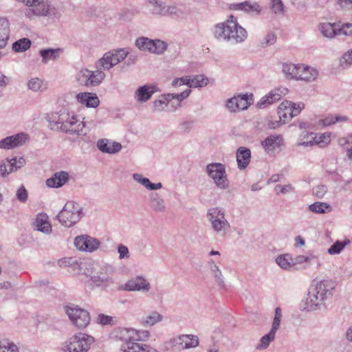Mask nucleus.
Masks as SVG:
<instances>
[{
    "mask_svg": "<svg viewBox=\"0 0 352 352\" xmlns=\"http://www.w3.org/2000/svg\"><path fill=\"white\" fill-rule=\"evenodd\" d=\"M150 333L146 330L119 328L115 331V338L121 342L120 352H158L148 344L140 343L149 338Z\"/></svg>",
    "mask_w": 352,
    "mask_h": 352,
    "instance_id": "1",
    "label": "nucleus"
},
{
    "mask_svg": "<svg viewBox=\"0 0 352 352\" xmlns=\"http://www.w3.org/2000/svg\"><path fill=\"white\" fill-rule=\"evenodd\" d=\"M212 34L217 40L233 44L243 43L248 37L246 30L238 23L236 18L232 15L226 21L216 24Z\"/></svg>",
    "mask_w": 352,
    "mask_h": 352,
    "instance_id": "2",
    "label": "nucleus"
},
{
    "mask_svg": "<svg viewBox=\"0 0 352 352\" xmlns=\"http://www.w3.org/2000/svg\"><path fill=\"white\" fill-rule=\"evenodd\" d=\"M336 283L330 279H324L311 285L305 300L307 309L315 311L324 305L326 300L333 295Z\"/></svg>",
    "mask_w": 352,
    "mask_h": 352,
    "instance_id": "3",
    "label": "nucleus"
},
{
    "mask_svg": "<svg viewBox=\"0 0 352 352\" xmlns=\"http://www.w3.org/2000/svg\"><path fill=\"white\" fill-rule=\"evenodd\" d=\"M52 129L60 130L69 134L85 135V124L80 120L74 112L61 111L52 116L50 121Z\"/></svg>",
    "mask_w": 352,
    "mask_h": 352,
    "instance_id": "4",
    "label": "nucleus"
},
{
    "mask_svg": "<svg viewBox=\"0 0 352 352\" xmlns=\"http://www.w3.org/2000/svg\"><path fill=\"white\" fill-rule=\"evenodd\" d=\"M206 218L210 223L213 232L218 236H224L228 232L230 225L226 218L223 208L214 207L208 210Z\"/></svg>",
    "mask_w": 352,
    "mask_h": 352,
    "instance_id": "5",
    "label": "nucleus"
},
{
    "mask_svg": "<svg viewBox=\"0 0 352 352\" xmlns=\"http://www.w3.org/2000/svg\"><path fill=\"white\" fill-rule=\"evenodd\" d=\"M82 214L81 206L73 201H69L57 214L56 218L63 226L70 228L80 220Z\"/></svg>",
    "mask_w": 352,
    "mask_h": 352,
    "instance_id": "6",
    "label": "nucleus"
},
{
    "mask_svg": "<svg viewBox=\"0 0 352 352\" xmlns=\"http://www.w3.org/2000/svg\"><path fill=\"white\" fill-rule=\"evenodd\" d=\"M94 338L85 333H76L62 344L64 352H87L94 342Z\"/></svg>",
    "mask_w": 352,
    "mask_h": 352,
    "instance_id": "7",
    "label": "nucleus"
},
{
    "mask_svg": "<svg viewBox=\"0 0 352 352\" xmlns=\"http://www.w3.org/2000/svg\"><path fill=\"white\" fill-rule=\"evenodd\" d=\"M129 54L128 48H119L107 52L96 63V67L100 70H109L124 60Z\"/></svg>",
    "mask_w": 352,
    "mask_h": 352,
    "instance_id": "8",
    "label": "nucleus"
},
{
    "mask_svg": "<svg viewBox=\"0 0 352 352\" xmlns=\"http://www.w3.org/2000/svg\"><path fill=\"white\" fill-rule=\"evenodd\" d=\"M105 77L104 72L100 69L91 71L87 68H82L76 74V80L80 86L91 87L98 86Z\"/></svg>",
    "mask_w": 352,
    "mask_h": 352,
    "instance_id": "9",
    "label": "nucleus"
},
{
    "mask_svg": "<svg viewBox=\"0 0 352 352\" xmlns=\"http://www.w3.org/2000/svg\"><path fill=\"white\" fill-rule=\"evenodd\" d=\"M206 171L218 188L221 190L228 188L230 183L224 164L210 163L206 166Z\"/></svg>",
    "mask_w": 352,
    "mask_h": 352,
    "instance_id": "10",
    "label": "nucleus"
},
{
    "mask_svg": "<svg viewBox=\"0 0 352 352\" xmlns=\"http://www.w3.org/2000/svg\"><path fill=\"white\" fill-rule=\"evenodd\" d=\"M65 312L73 324L78 329L85 328L90 322L89 312L78 306H67L65 307Z\"/></svg>",
    "mask_w": 352,
    "mask_h": 352,
    "instance_id": "11",
    "label": "nucleus"
},
{
    "mask_svg": "<svg viewBox=\"0 0 352 352\" xmlns=\"http://www.w3.org/2000/svg\"><path fill=\"white\" fill-rule=\"evenodd\" d=\"M304 108L303 102L294 103L285 100L279 104L277 113L282 123L285 124L293 117L298 116Z\"/></svg>",
    "mask_w": 352,
    "mask_h": 352,
    "instance_id": "12",
    "label": "nucleus"
},
{
    "mask_svg": "<svg viewBox=\"0 0 352 352\" xmlns=\"http://www.w3.org/2000/svg\"><path fill=\"white\" fill-rule=\"evenodd\" d=\"M135 44L140 50L148 51L156 54H163L167 48V44L165 42L159 39L152 40L144 36L138 38Z\"/></svg>",
    "mask_w": 352,
    "mask_h": 352,
    "instance_id": "13",
    "label": "nucleus"
},
{
    "mask_svg": "<svg viewBox=\"0 0 352 352\" xmlns=\"http://www.w3.org/2000/svg\"><path fill=\"white\" fill-rule=\"evenodd\" d=\"M25 14L28 16L32 14L45 16L51 19H58L60 16L54 7L47 4L43 0H39L34 6L28 9Z\"/></svg>",
    "mask_w": 352,
    "mask_h": 352,
    "instance_id": "14",
    "label": "nucleus"
},
{
    "mask_svg": "<svg viewBox=\"0 0 352 352\" xmlns=\"http://www.w3.org/2000/svg\"><path fill=\"white\" fill-rule=\"evenodd\" d=\"M170 343L173 348L181 351L198 346L199 341L197 336L183 334L172 339Z\"/></svg>",
    "mask_w": 352,
    "mask_h": 352,
    "instance_id": "15",
    "label": "nucleus"
},
{
    "mask_svg": "<svg viewBox=\"0 0 352 352\" xmlns=\"http://www.w3.org/2000/svg\"><path fill=\"white\" fill-rule=\"evenodd\" d=\"M100 241L88 235H80L75 238L74 245L80 251L92 252L100 246Z\"/></svg>",
    "mask_w": 352,
    "mask_h": 352,
    "instance_id": "16",
    "label": "nucleus"
},
{
    "mask_svg": "<svg viewBox=\"0 0 352 352\" xmlns=\"http://www.w3.org/2000/svg\"><path fill=\"white\" fill-rule=\"evenodd\" d=\"M28 140V135L19 133L0 140V149L10 150L22 146Z\"/></svg>",
    "mask_w": 352,
    "mask_h": 352,
    "instance_id": "17",
    "label": "nucleus"
},
{
    "mask_svg": "<svg viewBox=\"0 0 352 352\" xmlns=\"http://www.w3.org/2000/svg\"><path fill=\"white\" fill-rule=\"evenodd\" d=\"M123 289L129 292L141 291L142 292H148L151 289V285L144 277L138 276L129 280L124 284Z\"/></svg>",
    "mask_w": 352,
    "mask_h": 352,
    "instance_id": "18",
    "label": "nucleus"
},
{
    "mask_svg": "<svg viewBox=\"0 0 352 352\" xmlns=\"http://www.w3.org/2000/svg\"><path fill=\"white\" fill-rule=\"evenodd\" d=\"M287 93L288 89L285 87L273 89L257 102V107L259 108H265L267 105L278 101L282 96H285Z\"/></svg>",
    "mask_w": 352,
    "mask_h": 352,
    "instance_id": "19",
    "label": "nucleus"
},
{
    "mask_svg": "<svg viewBox=\"0 0 352 352\" xmlns=\"http://www.w3.org/2000/svg\"><path fill=\"white\" fill-rule=\"evenodd\" d=\"M96 146L101 152L108 154L117 153L122 149L120 143L113 142L107 139L98 140Z\"/></svg>",
    "mask_w": 352,
    "mask_h": 352,
    "instance_id": "20",
    "label": "nucleus"
},
{
    "mask_svg": "<svg viewBox=\"0 0 352 352\" xmlns=\"http://www.w3.org/2000/svg\"><path fill=\"white\" fill-rule=\"evenodd\" d=\"M157 90L154 85H145L140 87L135 92V100L140 103L147 102Z\"/></svg>",
    "mask_w": 352,
    "mask_h": 352,
    "instance_id": "21",
    "label": "nucleus"
},
{
    "mask_svg": "<svg viewBox=\"0 0 352 352\" xmlns=\"http://www.w3.org/2000/svg\"><path fill=\"white\" fill-rule=\"evenodd\" d=\"M283 144L281 135H270L261 142V146L266 152H270L280 148Z\"/></svg>",
    "mask_w": 352,
    "mask_h": 352,
    "instance_id": "22",
    "label": "nucleus"
},
{
    "mask_svg": "<svg viewBox=\"0 0 352 352\" xmlns=\"http://www.w3.org/2000/svg\"><path fill=\"white\" fill-rule=\"evenodd\" d=\"M148 203L151 208L156 212H164L166 210L165 200L158 192H153L149 194Z\"/></svg>",
    "mask_w": 352,
    "mask_h": 352,
    "instance_id": "23",
    "label": "nucleus"
},
{
    "mask_svg": "<svg viewBox=\"0 0 352 352\" xmlns=\"http://www.w3.org/2000/svg\"><path fill=\"white\" fill-rule=\"evenodd\" d=\"M90 278L92 283L97 287L107 286L110 281L109 276L106 270L100 266L98 270H95Z\"/></svg>",
    "mask_w": 352,
    "mask_h": 352,
    "instance_id": "24",
    "label": "nucleus"
},
{
    "mask_svg": "<svg viewBox=\"0 0 352 352\" xmlns=\"http://www.w3.org/2000/svg\"><path fill=\"white\" fill-rule=\"evenodd\" d=\"M236 157L238 168L240 170H243L248 167L250 162L251 151L246 147L241 146L236 151Z\"/></svg>",
    "mask_w": 352,
    "mask_h": 352,
    "instance_id": "25",
    "label": "nucleus"
},
{
    "mask_svg": "<svg viewBox=\"0 0 352 352\" xmlns=\"http://www.w3.org/2000/svg\"><path fill=\"white\" fill-rule=\"evenodd\" d=\"M69 179V174L65 171L56 173L52 177L46 180V185L50 188L63 186Z\"/></svg>",
    "mask_w": 352,
    "mask_h": 352,
    "instance_id": "26",
    "label": "nucleus"
},
{
    "mask_svg": "<svg viewBox=\"0 0 352 352\" xmlns=\"http://www.w3.org/2000/svg\"><path fill=\"white\" fill-rule=\"evenodd\" d=\"M76 99L80 103L85 104L87 107L95 108L98 106L100 102L96 94L89 92L80 93L77 94Z\"/></svg>",
    "mask_w": 352,
    "mask_h": 352,
    "instance_id": "27",
    "label": "nucleus"
},
{
    "mask_svg": "<svg viewBox=\"0 0 352 352\" xmlns=\"http://www.w3.org/2000/svg\"><path fill=\"white\" fill-rule=\"evenodd\" d=\"M298 80L311 82L314 80L318 75V71L311 67L300 65Z\"/></svg>",
    "mask_w": 352,
    "mask_h": 352,
    "instance_id": "28",
    "label": "nucleus"
},
{
    "mask_svg": "<svg viewBox=\"0 0 352 352\" xmlns=\"http://www.w3.org/2000/svg\"><path fill=\"white\" fill-rule=\"evenodd\" d=\"M77 266L78 267L77 274H82L89 277L93 272H95V270H98V268H99V266L98 265H94L92 261L85 259H80L78 262Z\"/></svg>",
    "mask_w": 352,
    "mask_h": 352,
    "instance_id": "29",
    "label": "nucleus"
},
{
    "mask_svg": "<svg viewBox=\"0 0 352 352\" xmlns=\"http://www.w3.org/2000/svg\"><path fill=\"white\" fill-rule=\"evenodd\" d=\"M10 37V25L6 18H0V48H3Z\"/></svg>",
    "mask_w": 352,
    "mask_h": 352,
    "instance_id": "30",
    "label": "nucleus"
},
{
    "mask_svg": "<svg viewBox=\"0 0 352 352\" xmlns=\"http://www.w3.org/2000/svg\"><path fill=\"white\" fill-rule=\"evenodd\" d=\"M34 225L36 229L43 233L48 234L52 231V226L48 221V217L46 214H40L36 217Z\"/></svg>",
    "mask_w": 352,
    "mask_h": 352,
    "instance_id": "31",
    "label": "nucleus"
},
{
    "mask_svg": "<svg viewBox=\"0 0 352 352\" xmlns=\"http://www.w3.org/2000/svg\"><path fill=\"white\" fill-rule=\"evenodd\" d=\"M336 23H321L318 25V30L322 35L327 38H333L338 34Z\"/></svg>",
    "mask_w": 352,
    "mask_h": 352,
    "instance_id": "32",
    "label": "nucleus"
},
{
    "mask_svg": "<svg viewBox=\"0 0 352 352\" xmlns=\"http://www.w3.org/2000/svg\"><path fill=\"white\" fill-rule=\"evenodd\" d=\"M300 67V64L284 63L282 70L287 78L298 80Z\"/></svg>",
    "mask_w": 352,
    "mask_h": 352,
    "instance_id": "33",
    "label": "nucleus"
},
{
    "mask_svg": "<svg viewBox=\"0 0 352 352\" xmlns=\"http://www.w3.org/2000/svg\"><path fill=\"white\" fill-rule=\"evenodd\" d=\"M209 82L208 78L203 74L194 76L192 78L187 76V85L190 88L206 87Z\"/></svg>",
    "mask_w": 352,
    "mask_h": 352,
    "instance_id": "34",
    "label": "nucleus"
},
{
    "mask_svg": "<svg viewBox=\"0 0 352 352\" xmlns=\"http://www.w3.org/2000/svg\"><path fill=\"white\" fill-rule=\"evenodd\" d=\"M63 50L57 49H45L40 51V55L42 57V61L47 63L50 60H56L62 53Z\"/></svg>",
    "mask_w": 352,
    "mask_h": 352,
    "instance_id": "35",
    "label": "nucleus"
},
{
    "mask_svg": "<svg viewBox=\"0 0 352 352\" xmlns=\"http://www.w3.org/2000/svg\"><path fill=\"white\" fill-rule=\"evenodd\" d=\"M27 86L29 90L34 92H42L47 89V84L37 77L30 78L27 82Z\"/></svg>",
    "mask_w": 352,
    "mask_h": 352,
    "instance_id": "36",
    "label": "nucleus"
},
{
    "mask_svg": "<svg viewBox=\"0 0 352 352\" xmlns=\"http://www.w3.org/2000/svg\"><path fill=\"white\" fill-rule=\"evenodd\" d=\"M234 8L236 10H243L248 13L256 12L259 14L261 12V6L256 2L244 1L234 5Z\"/></svg>",
    "mask_w": 352,
    "mask_h": 352,
    "instance_id": "37",
    "label": "nucleus"
},
{
    "mask_svg": "<svg viewBox=\"0 0 352 352\" xmlns=\"http://www.w3.org/2000/svg\"><path fill=\"white\" fill-rule=\"evenodd\" d=\"M309 210L316 214H324L332 211L330 204L325 202H315L309 206Z\"/></svg>",
    "mask_w": 352,
    "mask_h": 352,
    "instance_id": "38",
    "label": "nucleus"
},
{
    "mask_svg": "<svg viewBox=\"0 0 352 352\" xmlns=\"http://www.w3.org/2000/svg\"><path fill=\"white\" fill-rule=\"evenodd\" d=\"M276 263L283 270H290L294 266V259L289 254L277 256Z\"/></svg>",
    "mask_w": 352,
    "mask_h": 352,
    "instance_id": "39",
    "label": "nucleus"
},
{
    "mask_svg": "<svg viewBox=\"0 0 352 352\" xmlns=\"http://www.w3.org/2000/svg\"><path fill=\"white\" fill-rule=\"evenodd\" d=\"M276 331L270 329V332L266 335L263 336L259 340L258 343L256 346V349L258 350L266 349L275 339Z\"/></svg>",
    "mask_w": 352,
    "mask_h": 352,
    "instance_id": "40",
    "label": "nucleus"
},
{
    "mask_svg": "<svg viewBox=\"0 0 352 352\" xmlns=\"http://www.w3.org/2000/svg\"><path fill=\"white\" fill-rule=\"evenodd\" d=\"M9 164L10 172H16L23 167L26 164L24 157H14L12 158H6Z\"/></svg>",
    "mask_w": 352,
    "mask_h": 352,
    "instance_id": "41",
    "label": "nucleus"
},
{
    "mask_svg": "<svg viewBox=\"0 0 352 352\" xmlns=\"http://www.w3.org/2000/svg\"><path fill=\"white\" fill-rule=\"evenodd\" d=\"M348 118L345 116L329 115L324 118L320 120L319 123L325 126H329L336 122H346Z\"/></svg>",
    "mask_w": 352,
    "mask_h": 352,
    "instance_id": "42",
    "label": "nucleus"
},
{
    "mask_svg": "<svg viewBox=\"0 0 352 352\" xmlns=\"http://www.w3.org/2000/svg\"><path fill=\"white\" fill-rule=\"evenodd\" d=\"M239 111L245 110L253 102V94H243L236 96Z\"/></svg>",
    "mask_w": 352,
    "mask_h": 352,
    "instance_id": "43",
    "label": "nucleus"
},
{
    "mask_svg": "<svg viewBox=\"0 0 352 352\" xmlns=\"http://www.w3.org/2000/svg\"><path fill=\"white\" fill-rule=\"evenodd\" d=\"M163 316L157 311L151 312L148 316L142 318V324L144 325L153 326L162 321Z\"/></svg>",
    "mask_w": 352,
    "mask_h": 352,
    "instance_id": "44",
    "label": "nucleus"
},
{
    "mask_svg": "<svg viewBox=\"0 0 352 352\" xmlns=\"http://www.w3.org/2000/svg\"><path fill=\"white\" fill-rule=\"evenodd\" d=\"M31 41L28 38H21L12 44V49L16 52L26 51L31 46Z\"/></svg>",
    "mask_w": 352,
    "mask_h": 352,
    "instance_id": "45",
    "label": "nucleus"
},
{
    "mask_svg": "<svg viewBox=\"0 0 352 352\" xmlns=\"http://www.w3.org/2000/svg\"><path fill=\"white\" fill-rule=\"evenodd\" d=\"M152 6V13L156 15L164 16L165 4L160 0H147Z\"/></svg>",
    "mask_w": 352,
    "mask_h": 352,
    "instance_id": "46",
    "label": "nucleus"
},
{
    "mask_svg": "<svg viewBox=\"0 0 352 352\" xmlns=\"http://www.w3.org/2000/svg\"><path fill=\"white\" fill-rule=\"evenodd\" d=\"M298 145L304 146H311L314 145V138L313 133H302L298 140Z\"/></svg>",
    "mask_w": 352,
    "mask_h": 352,
    "instance_id": "47",
    "label": "nucleus"
},
{
    "mask_svg": "<svg viewBox=\"0 0 352 352\" xmlns=\"http://www.w3.org/2000/svg\"><path fill=\"white\" fill-rule=\"evenodd\" d=\"M349 241L346 240L344 241H336L327 250V252L331 255L338 254L349 244Z\"/></svg>",
    "mask_w": 352,
    "mask_h": 352,
    "instance_id": "48",
    "label": "nucleus"
},
{
    "mask_svg": "<svg viewBox=\"0 0 352 352\" xmlns=\"http://www.w3.org/2000/svg\"><path fill=\"white\" fill-rule=\"evenodd\" d=\"M276 41V35L273 32H268L263 38L260 41V47L265 48L268 46L274 45Z\"/></svg>",
    "mask_w": 352,
    "mask_h": 352,
    "instance_id": "49",
    "label": "nucleus"
},
{
    "mask_svg": "<svg viewBox=\"0 0 352 352\" xmlns=\"http://www.w3.org/2000/svg\"><path fill=\"white\" fill-rule=\"evenodd\" d=\"M314 145H319L320 147H324L330 142V135L325 133L316 135L314 133Z\"/></svg>",
    "mask_w": 352,
    "mask_h": 352,
    "instance_id": "50",
    "label": "nucleus"
},
{
    "mask_svg": "<svg viewBox=\"0 0 352 352\" xmlns=\"http://www.w3.org/2000/svg\"><path fill=\"white\" fill-rule=\"evenodd\" d=\"M0 352H19L17 346L8 340L0 342Z\"/></svg>",
    "mask_w": 352,
    "mask_h": 352,
    "instance_id": "51",
    "label": "nucleus"
},
{
    "mask_svg": "<svg viewBox=\"0 0 352 352\" xmlns=\"http://www.w3.org/2000/svg\"><path fill=\"white\" fill-rule=\"evenodd\" d=\"M282 318V311L280 307H278L275 309L274 318L272 322L271 329L273 331H277L280 327V320Z\"/></svg>",
    "mask_w": 352,
    "mask_h": 352,
    "instance_id": "52",
    "label": "nucleus"
},
{
    "mask_svg": "<svg viewBox=\"0 0 352 352\" xmlns=\"http://www.w3.org/2000/svg\"><path fill=\"white\" fill-rule=\"evenodd\" d=\"M340 65L344 68L352 65V49L346 51L340 59Z\"/></svg>",
    "mask_w": 352,
    "mask_h": 352,
    "instance_id": "53",
    "label": "nucleus"
},
{
    "mask_svg": "<svg viewBox=\"0 0 352 352\" xmlns=\"http://www.w3.org/2000/svg\"><path fill=\"white\" fill-rule=\"evenodd\" d=\"M210 271L212 272L217 284L221 286H224L223 276L219 267L217 265H212Z\"/></svg>",
    "mask_w": 352,
    "mask_h": 352,
    "instance_id": "54",
    "label": "nucleus"
},
{
    "mask_svg": "<svg viewBox=\"0 0 352 352\" xmlns=\"http://www.w3.org/2000/svg\"><path fill=\"white\" fill-rule=\"evenodd\" d=\"M133 179L137 182L138 183L142 184L144 186L146 189L149 190L150 185H151V181L146 178L144 177L142 174L140 173H134L133 174Z\"/></svg>",
    "mask_w": 352,
    "mask_h": 352,
    "instance_id": "55",
    "label": "nucleus"
},
{
    "mask_svg": "<svg viewBox=\"0 0 352 352\" xmlns=\"http://www.w3.org/2000/svg\"><path fill=\"white\" fill-rule=\"evenodd\" d=\"M78 261L73 257L63 258L58 261V264L61 267H69L71 265L77 266Z\"/></svg>",
    "mask_w": 352,
    "mask_h": 352,
    "instance_id": "56",
    "label": "nucleus"
},
{
    "mask_svg": "<svg viewBox=\"0 0 352 352\" xmlns=\"http://www.w3.org/2000/svg\"><path fill=\"white\" fill-rule=\"evenodd\" d=\"M11 172H10L9 164L6 159L0 162V177H7Z\"/></svg>",
    "mask_w": 352,
    "mask_h": 352,
    "instance_id": "57",
    "label": "nucleus"
},
{
    "mask_svg": "<svg viewBox=\"0 0 352 352\" xmlns=\"http://www.w3.org/2000/svg\"><path fill=\"white\" fill-rule=\"evenodd\" d=\"M327 189L325 185H318L313 188V194L318 199H322L327 192Z\"/></svg>",
    "mask_w": 352,
    "mask_h": 352,
    "instance_id": "58",
    "label": "nucleus"
},
{
    "mask_svg": "<svg viewBox=\"0 0 352 352\" xmlns=\"http://www.w3.org/2000/svg\"><path fill=\"white\" fill-rule=\"evenodd\" d=\"M118 252L120 259H127L130 257L128 248L123 244L120 243L118 245Z\"/></svg>",
    "mask_w": 352,
    "mask_h": 352,
    "instance_id": "59",
    "label": "nucleus"
},
{
    "mask_svg": "<svg viewBox=\"0 0 352 352\" xmlns=\"http://www.w3.org/2000/svg\"><path fill=\"white\" fill-rule=\"evenodd\" d=\"M294 190L293 186L291 184L280 185L278 184L275 187V191L277 195L279 194H287Z\"/></svg>",
    "mask_w": 352,
    "mask_h": 352,
    "instance_id": "60",
    "label": "nucleus"
},
{
    "mask_svg": "<svg viewBox=\"0 0 352 352\" xmlns=\"http://www.w3.org/2000/svg\"><path fill=\"white\" fill-rule=\"evenodd\" d=\"M167 106L166 102L160 96L159 99L153 102V111L158 112L162 111Z\"/></svg>",
    "mask_w": 352,
    "mask_h": 352,
    "instance_id": "61",
    "label": "nucleus"
},
{
    "mask_svg": "<svg viewBox=\"0 0 352 352\" xmlns=\"http://www.w3.org/2000/svg\"><path fill=\"white\" fill-rule=\"evenodd\" d=\"M28 196L27 190L23 186H21L16 191L17 199L22 203H25L28 199Z\"/></svg>",
    "mask_w": 352,
    "mask_h": 352,
    "instance_id": "62",
    "label": "nucleus"
},
{
    "mask_svg": "<svg viewBox=\"0 0 352 352\" xmlns=\"http://www.w3.org/2000/svg\"><path fill=\"white\" fill-rule=\"evenodd\" d=\"M236 101H237V99L236 98V96L227 100L226 107L229 109V111L230 112L239 111V108H238V104H237Z\"/></svg>",
    "mask_w": 352,
    "mask_h": 352,
    "instance_id": "63",
    "label": "nucleus"
},
{
    "mask_svg": "<svg viewBox=\"0 0 352 352\" xmlns=\"http://www.w3.org/2000/svg\"><path fill=\"white\" fill-rule=\"evenodd\" d=\"M336 3L342 10H352V0H336Z\"/></svg>",
    "mask_w": 352,
    "mask_h": 352,
    "instance_id": "64",
    "label": "nucleus"
}]
</instances>
